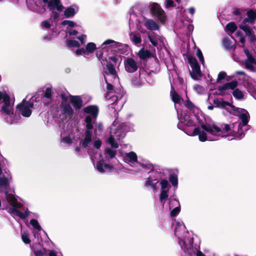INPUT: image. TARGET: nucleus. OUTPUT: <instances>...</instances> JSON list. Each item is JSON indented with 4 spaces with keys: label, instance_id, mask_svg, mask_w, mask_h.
<instances>
[{
    "label": "nucleus",
    "instance_id": "obj_1",
    "mask_svg": "<svg viewBox=\"0 0 256 256\" xmlns=\"http://www.w3.org/2000/svg\"><path fill=\"white\" fill-rule=\"evenodd\" d=\"M178 128L190 136H198L202 142L217 140L224 137L229 140L238 138L233 124H224V127L220 128L214 123L204 124L198 117L188 112L178 115Z\"/></svg>",
    "mask_w": 256,
    "mask_h": 256
},
{
    "label": "nucleus",
    "instance_id": "obj_2",
    "mask_svg": "<svg viewBox=\"0 0 256 256\" xmlns=\"http://www.w3.org/2000/svg\"><path fill=\"white\" fill-rule=\"evenodd\" d=\"M132 130L133 125L131 124H119L116 120L114 122L110 127V136L106 139V143L110 144L112 148H106L102 160L96 164V168L100 172H104L105 170L110 172L116 170V151L114 148H117L118 147V142L124 138L128 132Z\"/></svg>",
    "mask_w": 256,
    "mask_h": 256
},
{
    "label": "nucleus",
    "instance_id": "obj_3",
    "mask_svg": "<svg viewBox=\"0 0 256 256\" xmlns=\"http://www.w3.org/2000/svg\"><path fill=\"white\" fill-rule=\"evenodd\" d=\"M108 74L106 72L104 80L107 84V92L106 96L109 104L110 108L114 109L116 111L120 110L122 108L124 100H122L123 94L120 92H116L113 89V86L108 82L110 77L114 78H117V73L114 66L111 64H108L106 66Z\"/></svg>",
    "mask_w": 256,
    "mask_h": 256
},
{
    "label": "nucleus",
    "instance_id": "obj_4",
    "mask_svg": "<svg viewBox=\"0 0 256 256\" xmlns=\"http://www.w3.org/2000/svg\"><path fill=\"white\" fill-rule=\"evenodd\" d=\"M174 234L178 239V243L185 253L190 256H205L198 248L193 245V238L186 230L183 222H176Z\"/></svg>",
    "mask_w": 256,
    "mask_h": 256
},
{
    "label": "nucleus",
    "instance_id": "obj_5",
    "mask_svg": "<svg viewBox=\"0 0 256 256\" xmlns=\"http://www.w3.org/2000/svg\"><path fill=\"white\" fill-rule=\"evenodd\" d=\"M22 206V204L18 202L13 194H8L7 191L0 192V208L2 206V209L6 210L14 218L18 216L24 220L30 214L27 208L24 212L20 211L18 209Z\"/></svg>",
    "mask_w": 256,
    "mask_h": 256
},
{
    "label": "nucleus",
    "instance_id": "obj_6",
    "mask_svg": "<svg viewBox=\"0 0 256 256\" xmlns=\"http://www.w3.org/2000/svg\"><path fill=\"white\" fill-rule=\"evenodd\" d=\"M211 101L213 102L216 107L225 108L230 114L239 116L244 126H246L248 123L250 116L248 112L246 110L236 108L229 102H226L222 100H215L213 98L212 95L210 94L208 95L207 100V102L210 104V105L208 106V108L210 110H212L214 108V106L211 104Z\"/></svg>",
    "mask_w": 256,
    "mask_h": 256
},
{
    "label": "nucleus",
    "instance_id": "obj_7",
    "mask_svg": "<svg viewBox=\"0 0 256 256\" xmlns=\"http://www.w3.org/2000/svg\"><path fill=\"white\" fill-rule=\"evenodd\" d=\"M14 102L5 92L0 91V112L6 122L13 124L18 122L20 116L14 112Z\"/></svg>",
    "mask_w": 256,
    "mask_h": 256
},
{
    "label": "nucleus",
    "instance_id": "obj_8",
    "mask_svg": "<svg viewBox=\"0 0 256 256\" xmlns=\"http://www.w3.org/2000/svg\"><path fill=\"white\" fill-rule=\"evenodd\" d=\"M124 161L130 165L135 163V166L136 167V170H134L135 172H138L142 170H152L154 168L153 165L148 161L144 160L142 162H138V157L136 154L133 152L126 153L124 156Z\"/></svg>",
    "mask_w": 256,
    "mask_h": 256
},
{
    "label": "nucleus",
    "instance_id": "obj_9",
    "mask_svg": "<svg viewBox=\"0 0 256 256\" xmlns=\"http://www.w3.org/2000/svg\"><path fill=\"white\" fill-rule=\"evenodd\" d=\"M61 98L62 100L57 113V120L59 122L70 118L74 114V110L68 102L65 94H62Z\"/></svg>",
    "mask_w": 256,
    "mask_h": 256
},
{
    "label": "nucleus",
    "instance_id": "obj_10",
    "mask_svg": "<svg viewBox=\"0 0 256 256\" xmlns=\"http://www.w3.org/2000/svg\"><path fill=\"white\" fill-rule=\"evenodd\" d=\"M150 170V174L146 180L144 186L148 188L152 189L154 192H156L158 189L157 184L158 180L162 177V174L160 171L153 170V168Z\"/></svg>",
    "mask_w": 256,
    "mask_h": 256
},
{
    "label": "nucleus",
    "instance_id": "obj_11",
    "mask_svg": "<svg viewBox=\"0 0 256 256\" xmlns=\"http://www.w3.org/2000/svg\"><path fill=\"white\" fill-rule=\"evenodd\" d=\"M161 192L159 196L160 202L162 207L165 208V204L169 196V188L170 185L166 179H162L160 182Z\"/></svg>",
    "mask_w": 256,
    "mask_h": 256
},
{
    "label": "nucleus",
    "instance_id": "obj_12",
    "mask_svg": "<svg viewBox=\"0 0 256 256\" xmlns=\"http://www.w3.org/2000/svg\"><path fill=\"white\" fill-rule=\"evenodd\" d=\"M244 51L246 56L244 60L245 68L250 71L256 72V55L250 52L247 48H244Z\"/></svg>",
    "mask_w": 256,
    "mask_h": 256
},
{
    "label": "nucleus",
    "instance_id": "obj_13",
    "mask_svg": "<svg viewBox=\"0 0 256 256\" xmlns=\"http://www.w3.org/2000/svg\"><path fill=\"white\" fill-rule=\"evenodd\" d=\"M96 49V44L94 42H90L87 44L85 48H82L76 50L75 54L76 56L82 55L85 58H89L94 54Z\"/></svg>",
    "mask_w": 256,
    "mask_h": 256
},
{
    "label": "nucleus",
    "instance_id": "obj_14",
    "mask_svg": "<svg viewBox=\"0 0 256 256\" xmlns=\"http://www.w3.org/2000/svg\"><path fill=\"white\" fill-rule=\"evenodd\" d=\"M34 104L30 102L23 100L22 102L17 106V110L24 117H29L32 114L31 108Z\"/></svg>",
    "mask_w": 256,
    "mask_h": 256
},
{
    "label": "nucleus",
    "instance_id": "obj_15",
    "mask_svg": "<svg viewBox=\"0 0 256 256\" xmlns=\"http://www.w3.org/2000/svg\"><path fill=\"white\" fill-rule=\"evenodd\" d=\"M189 62L192 68L190 74L192 78L195 80H198L201 77L200 66L196 60L192 58H189Z\"/></svg>",
    "mask_w": 256,
    "mask_h": 256
},
{
    "label": "nucleus",
    "instance_id": "obj_16",
    "mask_svg": "<svg viewBox=\"0 0 256 256\" xmlns=\"http://www.w3.org/2000/svg\"><path fill=\"white\" fill-rule=\"evenodd\" d=\"M150 8L152 14L156 16L160 22L165 21V12L158 4L154 2L150 4Z\"/></svg>",
    "mask_w": 256,
    "mask_h": 256
},
{
    "label": "nucleus",
    "instance_id": "obj_17",
    "mask_svg": "<svg viewBox=\"0 0 256 256\" xmlns=\"http://www.w3.org/2000/svg\"><path fill=\"white\" fill-rule=\"evenodd\" d=\"M168 209L170 210V216L174 217L177 216L180 210V202L176 199H170L168 204Z\"/></svg>",
    "mask_w": 256,
    "mask_h": 256
},
{
    "label": "nucleus",
    "instance_id": "obj_18",
    "mask_svg": "<svg viewBox=\"0 0 256 256\" xmlns=\"http://www.w3.org/2000/svg\"><path fill=\"white\" fill-rule=\"evenodd\" d=\"M124 65L125 70L129 73L134 72L138 68V63L132 58H127L125 60Z\"/></svg>",
    "mask_w": 256,
    "mask_h": 256
},
{
    "label": "nucleus",
    "instance_id": "obj_19",
    "mask_svg": "<svg viewBox=\"0 0 256 256\" xmlns=\"http://www.w3.org/2000/svg\"><path fill=\"white\" fill-rule=\"evenodd\" d=\"M6 174H4L2 176L0 177V188L2 189L5 190L4 192L8 188L10 182L12 180V176L10 172H5Z\"/></svg>",
    "mask_w": 256,
    "mask_h": 256
},
{
    "label": "nucleus",
    "instance_id": "obj_20",
    "mask_svg": "<svg viewBox=\"0 0 256 256\" xmlns=\"http://www.w3.org/2000/svg\"><path fill=\"white\" fill-rule=\"evenodd\" d=\"M48 8L52 11L56 10L58 11L62 12L64 8L60 0H48Z\"/></svg>",
    "mask_w": 256,
    "mask_h": 256
},
{
    "label": "nucleus",
    "instance_id": "obj_21",
    "mask_svg": "<svg viewBox=\"0 0 256 256\" xmlns=\"http://www.w3.org/2000/svg\"><path fill=\"white\" fill-rule=\"evenodd\" d=\"M79 8L76 4H73L66 8L64 11V15L67 18H71L74 16L78 11Z\"/></svg>",
    "mask_w": 256,
    "mask_h": 256
},
{
    "label": "nucleus",
    "instance_id": "obj_22",
    "mask_svg": "<svg viewBox=\"0 0 256 256\" xmlns=\"http://www.w3.org/2000/svg\"><path fill=\"white\" fill-rule=\"evenodd\" d=\"M70 102L76 110H79L82 107V100L80 96H71Z\"/></svg>",
    "mask_w": 256,
    "mask_h": 256
},
{
    "label": "nucleus",
    "instance_id": "obj_23",
    "mask_svg": "<svg viewBox=\"0 0 256 256\" xmlns=\"http://www.w3.org/2000/svg\"><path fill=\"white\" fill-rule=\"evenodd\" d=\"M119 43L112 40H105L101 45L100 48L102 49L108 50L110 48H116L119 46Z\"/></svg>",
    "mask_w": 256,
    "mask_h": 256
},
{
    "label": "nucleus",
    "instance_id": "obj_24",
    "mask_svg": "<svg viewBox=\"0 0 256 256\" xmlns=\"http://www.w3.org/2000/svg\"><path fill=\"white\" fill-rule=\"evenodd\" d=\"M84 112L88 114V116H90L94 118H96L98 114V108L95 106H90L85 108L84 110Z\"/></svg>",
    "mask_w": 256,
    "mask_h": 256
},
{
    "label": "nucleus",
    "instance_id": "obj_25",
    "mask_svg": "<svg viewBox=\"0 0 256 256\" xmlns=\"http://www.w3.org/2000/svg\"><path fill=\"white\" fill-rule=\"evenodd\" d=\"M92 132L86 131L84 138L80 144L84 148L89 147L92 144Z\"/></svg>",
    "mask_w": 256,
    "mask_h": 256
},
{
    "label": "nucleus",
    "instance_id": "obj_26",
    "mask_svg": "<svg viewBox=\"0 0 256 256\" xmlns=\"http://www.w3.org/2000/svg\"><path fill=\"white\" fill-rule=\"evenodd\" d=\"M32 250L36 256H44L46 253V250L39 242L32 246Z\"/></svg>",
    "mask_w": 256,
    "mask_h": 256
},
{
    "label": "nucleus",
    "instance_id": "obj_27",
    "mask_svg": "<svg viewBox=\"0 0 256 256\" xmlns=\"http://www.w3.org/2000/svg\"><path fill=\"white\" fill-rule=\"evenodd\" d=\"M239 27L245 32L246 34L250 38L252 42L256 40V36L252 34V30L250 26L246 24H240Z\"/></svg>",
    "mask_w": 256,
    "mask_h": 256
},
{
    "label": "nucleus",
    "instance_id": "obj_28",
    "mask_svg": "<svg viewBox=\"0 0 256 256\" xmlns=\"http://www.w3.org/2000/svg\"><path fill=\"white\" fill-rule=\"evenodd\" d=\"M138 57L142 60H145L154 56V53L142 48L138 52Z\"/></svg>",
    "mask_w": 256,
    "mask_h": 256
},
{
    "label": "nucleus",
    "instance_id": "obj_29",
    "mask_svg": "<svg viewBox=\"0 0 256 256\" xmlns=\"http://www.w3.org/2000/svg\"><path fill=\"white\" fill-rule=\"evenodd\" d=\"M145 26L149 30H155L159 29L158 24L152 20H146L144 22Z\"/></svg>",
    "mask_w": 256,
    "mask_h": 256
},
{
    "label": "nucleus",
    "instance_id": "obj_30",
    "mask_svg": "<svg viewBox=\"0 0 256 256\" xmlns=\"http://www.w3.org/2000/svg\"><path fill=\"white\" fill-rule=\"evenodd\" d=\"M96 118H94L90 116H86L85 118L86 126V131L92 132L93 128V124L94 123Z\"/></svg>",
    "mask_w": 256,
    "mask_h": 256
},
{
    "label": "nucleus",
    "instance_id": "obj_31",
    "mask_svg": "<svg viewBox=\"0 0 256 256\" xmlns=\"http://www.w3.org/2000/svg\"><path fill=\"white\" fill-rule=\"evenodd\" d=\"M248 17L244 18L242 24H246L247 22H250V24H254L255 20L256 19V15L254 14V11L250 10L247 12Z\"/></svg>",
    "mask_w": 256,
    "mask_h": 256
},
{
    "label": "nucleus",
    "instance_id": "obj_32",
    "mask_svg": "<svg viewBox=\"0 0 256 256\" xmlns=\"http://www.w3.org/2000/svg\"><path fill=\"white\" fill-rule=\"evenodd\" d=\"M238 82L236 80H233L230 82L226 83L224 84L222 86L220 87L218 90H226L228 89L235 90L236 88L238 86Z\"/></svg>",
    "mask_w": 256,
    "mask_h": 256
},
{
    "label": "nucleus",
    "instance_id": "obj_33",
    "mask_svg": "<svg viewBox=\"0 0 256 256\" xmlns=\"http://www.w3.org/2000/svg\"><path fill=\"white\" fill-rule=\"evenodd\" d=\"M170 96L172 97V100L175 104V108L178 114V110L176 108V104H179L181 102L182 100V98L180 96L174 91L172 92L171 90L170 92Z\"/></svg>",
    "mask_w": 256,
    "mask_h": 256
},
{
    "label": "nucleus",
    "instance_id": "obj_34",
    "mask_svg": "<svg viewBox=\"0 0 256 256\" xmlns=\"http://www.w3.org/2000/svg\"><path fill=\"white\" fill-rule=\"evenodd\" d=\"M237 29V26L236 24L234 22H230L226 24L225 30L228 34L231 36V34H233Z\"/></svg>",
    "mask_w": 256,
    "mask_h": 256
},
{
    "label": "nucleus",
    "instance_id": "obj_35",
    "mask_svg": "<svg viewBox=\"0 0 256 256\" xmlns=\"http://www.w3.org/2000/svg\"><path fill=\"white\" fill-rule=\"evenodd\" d=\"M52 90L50 88H47L45 90L44 98L46 99L44 100L46 103H50L52 100Z\"/></svg>",
    "mask_w": 256,
    "mask_h": 256
},
{
    "label": "nucleus",
    "instance_id": "obj_36",
    "mask_svg": "<svg viewBox=\"0 0 256 256\" xmlns=\"http://www.w3.org/2000/svg\"><path fill=\"white\" fill-rule=\"evenodd\" d=\"M130 40L136 44L138 45L142 42V39L140 36L134 34L130 33Z\"/></svg>",
    "mask_w": 256,
    "mask_h": 256
},
{
    "label": "nucleus",
    "instance_id": "obj_37",
    "mask_svg": "<svg viewBox=\"0 0 256 256\" xmlns=\"http://www.w3.org/2000/svg\"><path fill=\"white\" fill-rule=\"evenodd\" d=\"M66 45L69 48H80V43L76 40L68 39L66 42Z\"/></svg>",
    "mask_w": 256,
    "mask_h": 256
},
{
    "label": "nucleus",
    "instance_id": "obj_38",
    "mask_svg": "<svg viewBox=\"0 0 256 256\" xmlns=\"http://www.w3.org/2000/svg\"><path fill=\"white\" fill-rule=\"evenodd\" d=\"M169 180L172 185L174 187H177L178 184V176L175 174H170Z\"/></svg>",
    "mask_w": 256,
    "mask_h": 256
},
{
    "label": "nucleus",
    "instance_id": "obj_39",
    "mask_svg": "<svg viewBox=\"0 0 256 256\" xmlns=\"http://www.w3.org/2000/svg\"><path fill=\"white\" fill-rule=\"evenodd\" d=\"M193 88L198 94H202L206 92L204 88L199 84H195Z\"/></svg>",
    "mask_w": 256,
    "mask_h": 256
},
{
    "label": "nucleus",
    "instance_id": "obj_40",
    "mask_svg": "<svg viewBox=\"0 0 256 256\" xmlns=\"http://www.w3.org/2000/svg\"><path fill=\"white\" fill-rule=\"evenodd\" d=\"M108 59L114 62L118 66H120L122 60L120 56H110L108 57Z\"/></svg>",
    "mask_w": 256,
    "mask_h": 256
},
{
    "label": "nucleus",
    "instance_id": "obj_41",
    "mask_svg": "<svg viewBox=\"0 0 256 256\" xmlns=\"http://www.w3.org/2000/svg\"><path fill=\"white\" fill-rule=\"evenodd\" d=\"M234 96L236 99L240 100L244 98L242 92L238 88H236L232 92Z\"/></svg>",
    "mask_w": 256,
    "mask_h": 256
},
{
    "label": "nucleus",
    "instance_id": "obj_42",
    "mask_svg": "<svg viewBox=\"0 0 256 256\" xmlns=\"http://www.w3.org/2000/svg\"><path fill=\"white\" fill-rule=\"evenodd\" d=\"M148 38L152 43V44L156 46L158 44V40H159V36H148Z\"/></svg>",
    "mask_w": 256,
    "mask_h": 256
},
{
    "label": "nucleus",
    "instance_id": "obj_43",
    "mask_svg": "<svg viewBox=\"0 0 256 256\" xmlns=\"http://www.w3.org/2000/svg\"><path fill=\"white\" fill-rule=\"evenodd\" d=\"M30 224L36 230L40 231L41 230V227L36 220L34 219L31 220Z\"/></svg>",
    "mask_w": 256,
    "mask_h": 256
},
{
    "label": "nucleus",
    "instance_id": "obj_44",
    "mask_svg": "<svg viewBox=\"0 0 256 256\" xmlns=\"http://www.w3.org/2000/svg\"><path fill=\"white\" fill-rule=\"evenodd\" d=\"M236 36L237 40H238L242 44H244L245 42V38L244 37L242 34L240 32H237L236 33Z\"/></svg>",
    "mask_w": 256,
    "mask_h": 256
},
{
    "label": "nucleus",
    "instance_id": "obj_45",
    "mask_svg": "<svg viewBox=\"0 0 256 256\" xmlns=\"http://www.w3.org/2000/svg\"><path fill=\"white\" fill-rule=\"evenodd\" d=\"M22 239L24 242L26 244H30V240L28 237V235L26 232H22Z\"/></svg>",
    "mask_w": 256,
    "mask_h": 256
},
{
    "label": "nucleus",
    "instance_id": "obj_46",
    "mask_svg": "<svg viewBox=\"0 0 256 256\" xmlns=\"http://www.w3.org/2000/svg\"><path fill=\"white\" fill-rule=\"evenodd\" d=\"M184 105L186 106V108L192 110H194L196 108L195 106L190 100H187L185 102Z\"/></svg>",
    "mask_w": 256,
    "mask_h": 256
},
{
    "label": "nucleus",
    "instance_id": "obj_47",
    "mask_svg": "<svg viewBox=\"0 0 256 256\" xmlns=\"http://www.w3.org/2000/svg\"><path fill=\"white\" fill-rule=\"evenodd\" d=\"M62 24V26H68L70 28H73L76 25V24L73 21L68 20H64Z\"/></svg>",
    "mask_w": 256,
    "mask_h": 256
},
{
    "label": "nucleus",
    "instance_id": "obj_48",
    "mask_svg": "<svg viewBox=\"0 0 256 256\" xmlns=\"http://www.w3.org/2000/svg\"><path fill=\"white\" fill-rule=\"evenodd\" d=\"M77 38L80 41V44L84 45L86 42L87 36L86 34H82L77 37Z\"/></svg>",
    "mask_w": 256,
    "mask_h": 256
},
{
    "label": "nucleus",
    "instance_id": "obj_49",
    "mask_svg": "<svg viewBox=\"0 0 256 256\" xmlns=\"http://www.w3.org/2000/svg\"><path fill=\"white\" fill-rule=\"evenodd\" d=\"M164 6L166 8H168L173 6H176L174 5L172 0H166L164 2Z\"/></svg>",
    "mask_w": 256,
    "mask_h": 256
},
{
    "label": "nucleus",
    "instance_id": "obj_50",
    "mask_svg": "<svg viewBox=\"0 0 256 256\" xmlns=\"http://www.w3.org/2000/svg\"><path fill=\"white\" fill-rule=\"evenodd\" d=\"M223 44L224 46L228 49H230L232 48L231 42L228 38H224V39Z\"/></svg>",
    "mask_w": 256,
    "mask_h": 256
},
{
    "label": "nucleus",
    "instance_id": "obj_51",
    "mask_svg": "<svg viewBox=\"0 0 256 256\" xmlns=\"http://www.w3.org/2000/svg\"><path fill=\"white\" fill-rule=\"evenodd\" d=\"M61 142L65 144H69L72 143V140L69 136L62 137V136Z\"/></svg>",
    "mask_w": 256,
    "mask_h": 256
},
{
    "label": "nucleus",
    "instance_id": "obj_52",
    "mask_svg": "<svg viewBox=\"0 0 256 256\" xmlns=\"http://www.w3.org/2000/svg\"><path fill=\"white\" fill-rule=\"evenodd\" d=\"M226 76V74L224 72H220L218 74L216 80L218 82H220L222 80L224 79Z\"/></svg>",
    "mask_w": 256,
    "mask_h": 256
},
{
    "label": "nucleus",
    "instance_id": "obj_53",
    "mask_svg": "<svg viewBox=\"0 0 256 256\" xmlns=\"http://www.w3.org/2000/svg\"><path fill=\"white\" fill-rule=\"evenodd\" d=\"M196 56L198 58L200 61L202 63V64H204V61L203 55H202V52L199 49H198L197 50Z\"/></svg>",
    "mask_w": 256,
    "mask_h": 256
},
{
    "label": "nucleus",
    "instance_id": "obj_54",
    "mask_svg": "<svg viewBox=\"0 0 256 256\" xmlns=\"http://www.w3.org/2000/svg\"><path fill=\"white\" fill-rule=\"evenodd\" d=\"M52 22L49 20H45L42 22V26L44 28H50L51 26Z\"/></svg>",
    "mask_w": 256,
    "mask_h": 256
},
{
    "label": "nucleus",
    "instance_id": "obj_55",
    "mask_svg": "<svg viewBox=\"0 0 256 256\" xmlns=\"http://www.w3.org/2000/svg\"><path fill=\"white\" fill-rule=\"evenodd\" d=\"M78 34V31L74 30H70L66 32L67 36H76Z\"/></svg>",
    "mask_w": 256,
    "mask_h": 256
},
{
    "label": "nucleus",
    "instance_id": "obj_56",
    "mask_svg": "<svg viewBox=\"0 0 256 256\" xmlns=\"http://www.w3.org/2000/svg\"><path fill=\"white\" fill-rule=\"evenodd\" d=\"M102 142L100 140H96L94 142V146L96 148H100L101 146Z\"/></svg>",
    "mask_w": 256,
    "mask_h": 256
},
{
    "label": "nucleus",
    "instance_id": "obj_57",
    "mask_svg": "<svg viewBox=\"0 0 256 256\" xmlns=\"http://www.w3.org/2000/svg\"><path fill=\"white\" fill-rule=\"evenodd\" d=\"M136 18V16L135 14H130V20H129L130 25L134 23V19Z\"/></svg>",
    "mask_w": 256,
    "mask_h": 256
},
{
    "label": "nucleus",
    "instance_id": "obj_58",
    "mask_svg": "<svg viewBox=\"0 0 256 256\" xmlns=\"http://www.w3.org/2000/svg\"><path fill=\"white\" fill-rule=\"evenodd\" d=\"M234 14L236 15H240V14H241V11H240V10H238V9L235 10L234 11Z\"/></svg>",
    "mask_w": 256,
    "mask_h": 256
},
{
    "label": "nucleus",
    "instance_id": "obj_59",
    "mask_svg": "<svg viewBox=\"0 0 256 256\" xmlns=\"http://www.w3.org/2000/svg\"><path fill=\"white\" fill-rule=\"evenodd\" d=\"M190 13L192 14H194L195 12V9L193 7H191L188 9Z\"/></svg>",
    "mask_w": 256,
    "mask_h": 256
},
{
    "label": "nucleus",
    "instance_id": "obj_60",
    "mask_svg": "<svg viewBox=\"0 0 256 256\" xmlns=\"http://www.w3.org/2000/svg\"><path fill=\"white\" fill-rule=\"evenodd\" d=\"M52 16L54 18H56L59 16V14L56 12L52 11Z\"/></svg>",
    "mask_w": 256,
    "mask_h": 256
},
{
    "label": "nucleus",
    "instance_id": "obj_61",
    "mask_svg": "<svg viewBox=\"0 0 256 256\" xmlns=\"http://www.w3.org/2000/svg\"><path fill=\"white\" fill-rule=\"evenodd\" d=\"M235 74H240V75H242V76L245 75V73L243 71H236L235 72Z\"/></svg>",
    "mask_w": 256,
    "mask_h": 256
},
{
    "label": "nucleus",
    "instance_id": "obj_62",
    "mask_svg": "<svg viewBox=\"0 0 256 256\" xmlns=\"http://www.w3.org/2000/svg\"><path fill=\"white\" fill-rule=\"evenodd\" d=\"M48 256H56V254L54 251L50 250L49 252Z\"/></svg>",
    "mask_w": 256,
    "mask_h": 256
},
{
    "label": "nucleus",
    "instance_id": "obj_63",
    "mask_svg": "<svg viewBox=\"0 0 256 256\" xmlns=\"http://www.w3.org/2000/svg\"><path fill=\"white\" fill-rule=\"evenodd\" d=\"M132 84H134L136 85V86H140L142 84H144V82H136V80H132Z\"/></svg>",
    "mask_w": 256,
    "mask_h": 256
},
{
    "label": "nucleus",
    "instance_id": "obj_64",
    "mask_svg": "<svg viewBox=\"0 0 256 256\" xmlns=\"http://www.w3.org/2000/svg\"><path fill=\"white\" fill-rule=\"evenodd\" d=\"M102 124H99L98 126V130H102Z\"/></svg>",
    "mask_w": 256,
    "mask_h": 256
}]
</instances>
